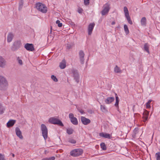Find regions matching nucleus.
<instances>
[{"label": "nucleus", "mask_w": 160, "mask_h": 160, "mask_svg": "<svg viewBox=\"0 0 160 160\" xmlns=\"http://www.w3.org/2000/svg\"><path fill=\"white\" fill-rule=\"evenodd\" d=\"M55 158V157L53 156L49 158H48V160H54Z\"/></svg>", "instance_id": "obj_41"}, {"label": "nucleus", "mask_w": 160, "mask_h": 160, "mask_svg": "<svg viewBox=\"0 0 160 160\" xmlns=\"http://www.w3.org/2000/svg\"><path fill=\"white\" fill-rule=\"evenodd\" d=\"M73 130L72 128H68L67 130V133L69 134H71L73 133Z\"/></svg>", "instance_id": "obj_34"}, {"label": "nucleus", "mask_w": 160, "mask_h": 160, "mask_svg": "<svg viewBox=\"0 0 160 160\" xmlns=\"http://www.w3.org/2000/svg\"><path fill=\"white\" fill-rule=\"evenodd\" d=\"M25 48L28 51H32L34 49L33 45L32 44L26 43L24 46Z\"/></svg>", "instance_id": "obj_15"}, {"label": "nucleus", "mask_w": 160, "mask_h": 160, "mask_svg": "<svg viewBox=\"0 0 160 160\" xmlns=\"http://www.w3.org/2000/svg\"><path fill=\"white\" fill-rule=\"evenodd\" d=\"M15 132L16 135L20 139H22L23 138L22 136V133L20 130V129L18 128H16L15 129Z\"/></svg>", "instance_id": "obj_17"}, {"label": "nucleus", "mask_w": 160, "mask_h": 160, "mask_svg": "<svg viewBox=\"0 0 160 160\" xmlns=\"http://www.w3.org/2000/svg\"><path fill=\"white\" fill-rule=\"evenodd\" d=\"M99 135L101 137L108 139H110L112 137L111 134L106 133H99Z\"/></svg>", "instance_id": "obj_16"}, {"label": "nucleus", "mask_w": 160, "mask_h": 160, "mask_svg": "<svg viewBox=\"0 0 160 160\" xmlns=\"http://www.w3.org/2000/svg\"><path fill=\"white\" fill-rule=\"evenodd\" d=\"M14 156H14V154H12V157H14Z\"/></svg>", "instance_id": "obj_46"}, {"label": "nucleus", "mask_w": 160, "mask_h": 160, "mask_svg": "<svg viewBox=\"0 0 160 160\" xmlns=\"http://www.w3.org/2000/svg\"><path fill=\"white\" fill-rule=\"evenodd\" d=\"M151 100H149L146 104V107L147 109L150 108H151L150 103L152 102Z\"/></svg>", "instance_id": "obj_33"}, {"label": "nucleus", "mask_w": 160, "mask_h": 160, "mask_svg": "<svg viewBox=\"0 0 160 160\" xmlns=\"http://www.w3.org/2000/svg\"><path fill=\"white\" fill-rule=\"evenodd\" d=\"M124 12L125 14V16L128 22L130 24H132V22L131 20V18L129 15V12L127 8L124 7L123 9Z\"/></svg>", "instance_id": "obj_8"}, {"label": "nucleus", "mask_w": 160, "mask_h": 160, "mask_svg": "<svg viewBox=\"0 0 160 160\" xmlns=\"http://www.w3.org/2000/svg\"><path fill=\"white\" fill-rule=\"evenodd\" d=\"M69 72L70 73H72L74 79L75 80L76 82H79V74L77 70L74 68H72L69 70Z\"/></svg>", "instance_id": "obj_7"}, {"label": "nucleus", "mask_w": 160, "mask_h": 160, "mask_svg": "<svg viewBox=\"0 0 160 160\" xmlns=\"http://www.w3.org/2000/svg\"><path fill=\"white\" fill-rule=\"evenodd\" d=\"M78 12L79 13H80L81 12L80 11V10H78Z\"/></svg>", "instance_id": "obj_45"}, {"label": "nucleus", "mask_w": 160, "mask_h": 160, "mask_svg": "<svg viewBox=\"0 0 160 160\" xmlns=\"http://www.w3.org/2000/svg\"><path fill=\"white\" fill-rule=\"evenodd\" d=\"M124 30L126 34H128L129 33V31L127 26L126 25H124Z\"/></svg>", "instance_id": "obj_29"}, {"label": "nucleus", "mask_w": 160, "mask_h": 160, "mask_svg": "<svg viewBox=\"0 0 160 160\" xmlns=\"http://www.w3.org/2000/svg\"><path fill=\"white\" fill-rule=\"evenodd\" d=\"M79 58L80 62L81 64H83L84 62V53L82 51H80L79 52Z\"/></svg>", "instance_id": "obj_12"}, {"label": "nucleus", "mask_w": 160, "mask_h": 160, "mask_svg": "<svg viewBox=\"0 0 160 160\" xmlns=\"http://www.w3.org/2000/svg\"><path fill=\"white\" fill-rule=\"evenodd\" d=\"M95 25V24L94 22L90 23L88 27V32L89 35H91L92 34Z\"/></svg>", "instance_id": "obj_14"}, {"label": "nucleus", "mask_w": 160, "mask_h": 160, "mask_svg": "<svg viewBox=\"0 0 160 160\" xmlns=\"http://www.w3.org/2000/svg\"><path fill=\"white\" fill-rule=\"evenodd\" d=\"M17 61L18 64L21 66L23 65V62L19 57H17Z\"/></svg>", "instance_id": "obj_28"}, {"label": "nucleus", "mask_w": 160, "mask_h": 160, "mask_svg": "<svg viewBox=\"0 0 160 160\" xmlns=\"http://www.w3.org/2000/svg\"><path fill=\"white\" fill-rule=\"evenodd\" d=\"M8 84L6 79L2 76H0V89L5 90L8 88Z\"/></svg>", "instance_id": "obj_1"}, {"label": "nucleus", "mask_w": 160, "mask_h": 160, "mask_svg": "<svg viewBox=\"0 0 160 160\" xmlns=\"http://www.w3.org/2000/svg\"><path fill=\"white\" fill-rule=\"evenodd\" d=\"M115 96H116V102L115 104V106L117 108L118 107V104L119 102V98L117 96V95L116 93H115Z\"/></svg>", "instance_id": "obj_25"}, {"label": "nucleus", "mask_w": 160, "mask_h": 160, "mask_svg": "<svg viewBox=\"0 0 160 160\" xmlns=\"http://www.w3.org/2000/svg\"><path fill=\"white\" fill-rule=\"evenodd\" d=\"M114 71L116 73H118L121 72V70L117 66H116L114 68Z\"/></svg>", "instance_id": "obj_27"}, {"label": "nucleus", "mask_w": 160, "mask_h": 160, "mask_svg": "<svg viewBox=\"0 0 160 160\" xmlns=\"http://www.w3.org/2000/svg\"><path fill=\"white\" fill-rule=\"evenodd\" d=\"M41 129L42 136L46 140L48 138V130L46 126L42 124L41 125Z\"/></svg>", "instance_id": "obj_3"}, {"label": "nucleus", "mask_w": 160, "mask_h": 160, "mask_svg": "<svg viewBox=\"0 0 160 160\" xmlns=\"http://www.w3.org/2000/svg\"><path fill=\"white\" fill-rule=\"evenodd\" d=\"M103 9L101 12L102 15H105L107 14L110 10L109 5L108 3L104 4L103 7Z\"/></svg>", "instance_id": "obj_10"}, {"label": "nucleus", "mask_w": 160, "mask_h": 160, "mask_svg": "<svg viewBox=\"0 0 160 160\" xmlns=\"http://www.w3.org/2000/svg\"><path fill=\"white\" fill-rule=\"evenodd\" d=\"M36 7L37 10L43 13H46L47 11L46 6L41 3L38 2L36 3Z\"/></svg>", "instance_id": "obj_2"}, {"label": "nucleus", "mask_w": 160, "mask_h": 160, "mask_svg": "<svg viewBox=\"0 0 160 160\" xmlns=\"http://www.w3.org/2000/svg\"><path fill=\"white\" fill-rule=\"evenodd\" d=\"M100 147L103 150H106V147L105 145V143L104 142H102L100 144Z\"/></svg>", "instance_id": "obj_31"}, {"label": "nucleus", "mask_w": 160, "mask_h": 160, "mask_svg": "<svg viewBox=\"0 0 160 160\" xmlns=\"http://www.w3.org/2000/svg\"><path fill=\"white\" fill-rule=\"evenodd\" d=\"M69 118L72 122L74 125H77L78 124V121L77 119L74 117V114L70 113L69 114Z\"/></svg>", "instance_id": "obj_9"}, {"label": "nucleus", "mask_w": 160, "mask_h": 160, "mask_svg": "<svg viewBox=\"0 0 160 160\" xmlns=\"http://www.w3.org/2000/svg\"><path fill=\"white\" fill-rule=\"evenodd\" d=\"M148 48H149V46H148V44L147 43H145L144 45V50L146 51L148 53L149 52Z\"/></svg>", "instance_id": "obj_30"}, {"label": "nucleus", "mask_w": 160, "mask_h": 160, "mask_svg": "<svg viewBox=\"0 0 160 160\" xmlns=\"http://www.w3.org/2000/svg\"><path fill=\"white\" fill-rule=\"evenodd\" d=\"M78 111L82 114L84 113V111L82 110H81L80 109H79L78 108Z\"/></svg>", "instance_id": "obj_42"}, {"label": "nucleus", "mask_w": 160, "mask_h": 160, "mask_svg": "<svg viewBox=\"0 0 160 160\" xmlns=\"http://www.w3.org/2000/svg\"><path fill=\"white\" fill-rule=\"evenodd\" d=\"M149 112L146 110H145L143 113V117H142V121L144 122H145L148 120V118L149 114Z\"/></svg>", "instance_id": "obj_11"}, {"label": "nucleus", "mask_w": 160, "mask_h": 160, "mask_svg": "<svg viewBox=\"0 0 160 160\" xmlns=\"http://www.w3.org/2000/svg\"><path fill=\"white\" fill-rule=\"evenodd\" d=\"M56 23L58 24V26L59 27H61L62 26V23L60 22V21L57 20L56 21Z\"/></svg>", "instance_id": "obj_36"}, {"label": "nucleus", "mask_w": 160, "mask_h": 160, "mask_svg": "<svg viewBox=\"0 0 160 160\" xmlns=\"http://www.w3.org/2000/svg\"><path fill=\"white\" fill-rule=\"evenodd\" d=\"M66 66V62L65 59H63L62 62H60L59 67L62 69H64Z\"/></svg>", "instance_id": "obj_21"}, {"label": "nucleus", "mask_w": 160, "mask_h": 160, "mask_svg": "<svg viewBox=\"0 0 160 160\" xmlns=\"http://www.w3.org/2000/svg\"><path fill=\"white\" fill-rule=\"evenodd\" d=\"M0 160H5L4 155L0 153Z\"/></svg>", "instance_id": "obj_39"}, {"label": "nucleus", "mask_w": 160, "mask_h": 160, "mask_svg": "<svg viewBox=\"0 0 160 160\" xmlns=\"http://www.w3.org/2000/svg\"><path fill=\"white\" fill-rule=\"evenodd\" d=\"M101 110L103 112H106L107 111V108L104 105H101L100 106Z\"/></svg>", "instance_id": "obj_26"}, {"label": "nucleus", "mask_w": 160, "mask_h": 160, "mask_svg": "<svg viewBox=\"0 0 160 160\" xmlns=\"http://www.w3.org/2000/svg\"><path fill=\"white\" fill-rule=\"evenodd\" d=\"M83 153V150L81 148H77L72 150L70 155L72 157H76L81 155Z\"/></svg>", "instance_id": "obj_4"}, {"label": "nucleus", "mask_w": 160, "mask_h": 160, "mask_svg": "<svg viewBox=\"0 0 160 160\" xmlns=\"http://www.w3.org/2000/svg\"><path fill=\"white\" fill-rule=\"evenodd\" d=\"M14 36V34L12 32H9L8 33L7 35V42H11Z\"/></svg>", "instance_id": "obj_19"}, {"label": "nucleus", "mask_w": 160, "mask_h": 160, "mask_svg": "<svg viewBox=\"0 0 160 160\" xmlns=\"http://www.w3.org/2000/svg\"><path fill=\"white\" fill-rule=\"evenodd\" d=\"M114 100V98L113 97H108L106 99L105 102L106 104H110Z\"/></svg>", "instance_id": "obj_18"}, {"label": "nucleus", "mask_w": 160, "mask_h": 160, "mask_svg": "<svg viewBox=\"0 0 160 160\" xmlns=\"http://www.w3.org/2000/svg\"><path fill=\"white\" fill-rule=\"evenodd\" d=\"M155 157L157 160H160V152L156 153L155 154Z\"/></svg>", "instance_id": "obj_35"}, {"label": "nucleus", "mask_w": 160, "mask_h": 160, "mask_svg": "<svg viewBox=\"0 0 160 160\" xmlns=\"http://www.w3.org/2000/svg\"><path fill=\"white\" fill-rule=\"evenodd\" d=\"M68 141L69 142L72 144H75L76 142V141L75 140L72 139H70Z\"/></svg>", "instance_id": "obj_38"}, {"label": "nucleus", "mask_w": 160, "mask_h": 160, "mask_svg": "<svg viewBox=\"0 0 160 160\" xmlns=\"http://www.w3.org/2000/svg\"><path fill=\"white\" fill-rule=\"evenodd\" d=\"M21 43L20 41H16L13 42L11 47V49L13 51H16L21 47Z\"/></svg>", "instance_id": "obj_6"}, {"label": "nucleus", "mask_w": 160, "mask_h": 160, "mask_svg": "<svg viewBox=\"0 0 160 160\" xmlns=\"http://www.w3.org/2000/svg\"><path fill=\"white\" fill-rule=\"evenodd\" d=\"M138 132V128H135L133 130L132 136L133 138H135Z\"/></svg>", "instance_id": "obj_23"}, {"label": "nucleus", "mask_w": 160, "mask_h": 160, "mask_svg": "<svg viewBox=\"0 0 160 160\" xmlns=\"http://www.w3.org/2000/svg\"><path fill=\"white\" fill-rule=\"evenodd\" d=\"M48 122L52 124H57L61 126H63V124L60 120L53 117L50 118L48 120Z\"/></svg>", "instance_id": "obj_5"}, {"label": "nucleus", "mask_w": 160, "mask_h": 160, "mask_svg": "<svg viewBox=\"0 0 160 160\" xmlns=\"http://www.w3.org/2000/svg\"><path fill=\"white\" fill-rule=\"evenodd\" d=\"M23 1L22 0H21L19 2V6L18 8V9L19 10H20L23 5Z\"/></svg>", "instance_id": "obj_32"}, {"label": "nucleus", "mask_w": 160, "mask_h": 160, "mask_svg": "<svg viewBox=\"0 0 160 160\" xmlns=\"http://www.w3.org/2000/svg\"><path fill=\"white\" fill-rule=\"evenodd\" d=\"M81 120L82 123L84 125H87L90 123L91 122L90 119L83 116L81 117Z\"/></svg>", "instance_id": "obj_13"}, {"label": "nucleus", "mask_w": 160, "mask_h": 160, "mask_svg": "<svg viewBox=\"0 0 160 160\" xmlns=\"http://www.w3.org/2000/svg\"><path fill=\"white\" fill-rule=\"evenodd\" d=\"M15 122V120H10L9 121L7 124V126L8 127H12L14 125Z\"/></svg>", "instance_id": "obj_22"}, {"label": "nucleus", "mask_w": 160, "mask_h": 160, "mask_svg": "<svg viewBox=\"0 0 160 160\" xmlns=\"http://www.w3.org/2000/svg\"><path fill=\"white\" fill-rule=\"evenodd\" d=\"M51 78L55 82H57L58 81V80L57 78L54 75H52L51 76Z\"/></svg>", "instance_id": "obj_37"}, {"label": "nucleus", "mask_w": 160, "mask_h": 160, "mask_svg": "<svg viewBox=\"0 0 160 160\" xmlns=\"http://www.w3.org/2000/svg\"><path fill=\"white\" fill-rule=\"evenodd\" d=\"M6 65V61L4 58L0 56V67L4 68Z\"/></svg>", "instance_id": "obj_20"}, {"label": "nucleus", "mask_w": 160, "mask_h": 160, "mask_svg": "<svg viewBox=\"0 0 160 160\" xmlns=\"http://www.w3.org/2000/svg\"><path fill=\"white\" fill-rule=\"evenodd\" d=\"M42 160H48V158H43Z\"/></svg>", "instance_id": "obj_44"}, {"label": "nucleus", "mask_w": 160, "mask_h": 160, "mask_svg": "<svg viewBox=\"0 0 160 160\" xmlns=\"http://www.w3.org/2000/svg\"><path fill=\"white\" fill-rule=\"evenodd\" d=\"M90 0H84V4L87 5L89 4Z\"/></svg>", "instance_id": "obj_40"}, {"label": "nucleus", "mask_w": 160, "mask_h": 160, "mask_svg": "<svg viewBox=\"0 0 160 160\" xmlns=\"http://www.w3.org/2000/svg\"><path fill=\"white\" fill-rule=\"evenodd\" d=\"M115 22L114 21H113V22H112L111 24H112V25H113L115 24Z\"/></svg>", "instance_id": "obj_43"}, {"label": "nucleus", "mask_w": 160, "mask_h": 160, "mask_svg": "<svg viewBox=\"0 0 160 160\" xmlns=\"http://www.w3.org/2000/svg\"><path fill=\"white\" fill-rule=\"evenodd\" d=\"M141 24L142 26H145L146 24V19L145 17L142 18L141 20Z\"/></svg>", "instance_id": "obj_24"}]
</instances>
